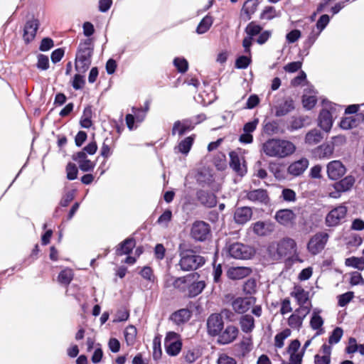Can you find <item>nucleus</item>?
Here are the masks:
<instances>
[{
    "label": "nucleus",
    "mask_w": 364,
    "mask_h": 364,
    "mask_svg": "<svg viewBox=\"0 0 364 364\" xmlns=\"http://www.w3.org/2000/svg\"><path fill=\"white\" fill-rule=\"evenodd\" d=\"M294 144L287 140L269 139L262 144V151L269 157L284 158L295 151Z\"/></svg>",
    "instance_id": "nucleus-1"
},
{
    "label": "nucleus",
    "mask_w": 364,
    "mask_h": 364,
    "mask_svg": "<svg viewBox=\"0 0 364 364\" xmlns=\"http://www.w3.org/2000/svg\"><path fill=\"white\" fill-rule=\"evenodd\" d=\"M94 53V44L91 38L81 41L77 46L75 69L78 73H85L90 67Z\"/></svg>",
    "instance_id": "nucleus-2"
},
{
    "label": "nucleus",
    "mask_w": 364,
    "mask_h": 364,
    "mask_svg": "<svg viewBox=\"0 0 364 364\" xmlns=\"http://www.w3.org/2000/svg\"><path fill=\"white\" fill-rule=\"evenodd\" d=\"M178 251L180 260L178 265L180 267L181 270L183 272L196 270L205 263L204 257L197 255L192 250L182 249L181 245L179 246Z\"/></svg>",
    "instance_id": "nucleus-3"
},
{
    "label": "nucleus",
    "mask_w": 364,
    "mask_h": 364,
    "mask_svg": "<svg viewBox=\"0 0 364 364\" xmlns=\"http://www.w3.org/2000/svg\"><path fill=\"white\" fill-rule=\"evenodd\" d=\"M296 243L294 240L286 237L280 240L276 245V247L272 245L269 248V252L271 257L275 259L279 260L290 254L292 251H296Z\"/></svg>",
    "instance_id": "nucleus-4"
},
{
    "label": "nucleus",
    "mask_w": 364,
    "mask_h": 364,
    "mask_svg": "<svg viewBox=\"0 0 364 364\" xmlns=\"http://www.w3.org/2000/svg\"><path fill=\"white\" fill-rule=\"evenodd\" d=\"M190 235L196 242H205L211 236L210 225L203 220H196L191 226Z\"/></svg>",
    "instance_id": "nucleus-5"
},
{
    "label": "nucleus",
    "mask_w": 364,
    "mask_h": 364,
    "mask_svg": "<svg viewBox=\"0 0 364 364\" xmlns=\"http://www.w3.org/2000/svg\"><path fill=\"white\" fill-rule=\"evenodd\" d=\"M328 239V235L326 232H321L315 234L307 244L308 251L313 255L318 254L324 249Z\"/></svg>",
    "instance_id": "nucleus-6"
},
{
    "label": "nucleus",
    "mask_w": 364,
    "mask_h": 364,
    "mask_svg": "<svg viewBox=\"0 0 364 364\" xmlns=\"http://www.w3.org/2000/svg\"><path fill=\"white\" fill-rule=\"evenodd\" d=\"M347 215V208L345 205H338L332 209L326 216V225L328 227L339 225Z\"/></svg>",
    "instance_id": "nucleus-7"
},
{
    "label": "nucleus",
    "mask_w": 364,
    "mask_h": 364,
    "mask_svg": "<svg viewBox=\"0 0 364 364\" xmlns=\"http://www.w3.org/2000/svg\"><path fill=\"white\" fill-rule=\"evenodd\" d=\"M228 253L232 258L237 259H247L253 255L252 249L240 242L230 245L228 247Z\"/></svg>",
    "instance_id": "nucleus-8"
},
{
    "label": "nucleus",
    "mask_w": 364,
    "mask_h": 364,
    "mask_svg": "<svg viewBox=\"0 0 364 364\" xmlns=\"http://www.w3.org/2000/svg\"><path fill=\"white\" fill-rule=\"evenodd\" d=\"M178 333L173 331H169L166 333L164 339V346L166 353L171 356L177 355L182 348V343L179 340H176Z\"/></svg>",
    "instance_id": "nucleus-9"
},
{
    "label": "nucleus",
    "mask_w": 364,
    "mask_h": 364,
    "mask_svg": "<svg viewBox=\"0 0 364 364\" xmlns=\"http://www.w3.org/2000/svg\"><path fill=\"white\" fill-rule=\"evenodd\" d=\"M224 327L223 318L220 314H212L207 320L208 333L211 336H218Z\"/></svg>",
    "instance_id": "nucleus-10"
},
{
    "label": "nucleus",
    "mask_w": 364,
    "mask_h": 364,
    "mask_svg": "<svg viewBox=\"0 0 364 364\" xmlns=\"http://www.w3.org/2000/svg\"><path fill=\"white\" fill-rule=\"evenodd\" d=\"M39 26L38 19L35 18H32L26 22L23 33V39L26 44H29L35 39Z\"/></svg>",
    "instance_id": "nucleus-11"
},
{
    "label": "nucleus",
    "mask_w": 364,
    "mask_h": 364,
    "mask_svg": "<svg viewBox=\"0 0 364 364\" xmlns=\"http://www.w3.org/2000/svg\"><path fill=\"white\" fill-rule=\"evenodd\" d=\"M132 114H127L125 117L126 124L129 130L136 129V126H134V122L141 123L146 116V110H143L142 108L132 107Z\"/></svg>",
    "instance_id": "nucleus-12"
},
{
    "label": "nucleus",
    "mask_w": 364,
    "mask_h": 364,
    "mask_svg": "<svg viewBox=\"0 0 364 364\" xmlns=\"http://www.w3.org/2000/svg\"><path fill=\"white\" fill-rule=\"evenodd\" d=\"M255 302L256 298L254 296L237 297L232 302V306L237 314H242L247 312Z\"/></svg>",
    "instance_id": "nucleus-13"
},
{
    "label": "nucleus",
    "mask_w": 364,
    "mask_h": 364,
    "mask_svg": "<svg viewBox=\"0 0 364 364\" xmlns=\"http://www.w3.org/2000/svg\"><path fill=\"white\" fill-rule=\"evenodd\" d=\"M246 198L255 203H259L265 205H268L270 202V198L267 191L262 188L247 191L246 193Z\"/></svg>",
    "instance_id": "nucleus-14"
},
{
    "label": "nucleus",
    "mask_w": 364,
    "mask_h": 364,
    "mask_svg": "<svg viewBox=\"0 0 364 364\" xmlns=\"http://www.w3.org/2000/svg\"><path fill=\"white\" fill-rule=\"evenodd\" d=\"M346 171V167L340 161H332L327 165V174L331 180L336 181L341 178Z\"/></svg>",
    "instance_id": "nucleus-15"
},
{
    "label": "nucleus",
    "mask_w": 364,
    "mask_h": 364,
    "mask_svg": "<svg viewBox=\"0 0 364 364\" xmlns=\"http://www.w3.org/2000/svg\"><path fill=\"white\" fill-rule=\"evenodd\" d=\"M196 198L201 205L206 208H213L217 205V197L215 193L203 189L196 192Z\"/></svg>",
    "instance_id": "nucleus-16"
},
{
    "label": "nucleus",
    "mask_w": 364,
    "mask_h": 364,
    "mask_svg": "<svg viewBox=\"0 0 364 364\" xmlns=\"http://www.w3.org/2000/svg\"><path fill=\"white\" fill-rule=\"evenodd\" d=\"M237 334L238 328L233 325H229L218 335V343L223 345L229 344L236 339Z\"/></svg>",
    "instance_id": "nucleus-17"
},
{
    "label": "nucleus",
    "mask_w": 364,
    "mask_h": 364,
    "mask_svg": "<svg viewBox=\"0 0 364 364\" xmlns=\"http://www.w3.org/2000/svg\"><path fill=\"white\" fill-rule=\"evenodd\" d=\"M252 273V269L247 267H231L226 272L227 277L232 280H239L248 277Z\"/></svg>",
    "instance_id": "nucleus-18"
},
{
    "label": "nucleus",
    "mask_w": 364,
    "mask_h": 364,
    "mask_svg": "<svg viewBox=\"0 0 364 364\" xmlns=\"http://www.w3.org/2000/svg\"><path fill=\"white\" fill-rule=\"evenodd\" d=\"M333 145L329 143H323L312 150V155L318 159H329L333 155Z\"/></svg>",
    "instance_id": "nucleus-19"
},
{
    "label": "nucleus",
    "mask_w": 364,
    "mask_h": 364,
    "mask_svg": "<svg viewBox=\"0 0 364 364\" xmlns=\"http://www.w3.org/2000/svg\"><path fill=\"white\" fill-rule=\"evenodd\" d=\"M252 216L251 208L244 206L237 208L234 213V220L236 223L244 225L248 222Z\"/></svg>",
    "instance_id": "nucleus-20"
},
{
    "label": "nucleus",
    "mask_w": 364,
    "mask_h": 364,
    "mask_svg": "<svg viewBox=\"0 0 364 364\" xmlns=\"http://www.w3.org/2000/svg\"><path fill=\"white\" fill-rule=\"evenodd\" d=\"M309 161L306 158L291 163L288 167V173L294 176H299L301 175L308 168Z\"/></svg>",
    "instance_id": "nucleus-21"
},
{
    "label": "nucleus",
    "mask_w": 364,
    "mask_h": 364,
    "mask_svg": "<svg viewBox=\"0 0 364 364\" xmlns=\"http://www.w3.org/2000/svg\"><path fill=\"white\" fill-rule=\"evenodd\" d=\"M136 245L135 239L132 237H127L120 242L116 247L115 253L117 256L129 255Z\"/></svg>",
    "instance_id": "nucleus-22"
},
{
    "label": "nucleus",
    "mask_w": 364,
    "mask_h": 364,
    "mask_svg": "<svg viewBox=\"0 0 364 364\" xmlns=\"http://www.w3.org/2000/svg\"><path fill=\"white\" fill-rule=\"evenodd\" d=\"M318 126L326 132H328L333 125V118L331 112L323 109L321 110L318 117Z\"/></svg>",
    "instance_id": "nucleus-23"
},
{
    "label": "nucleus",
    "mask_w": 364,
    "mask_h": 364,
    "mask_svg": "<svg viewBox=\"0 0 364 364\" xmlns=\"http://www.w3.org/2000/svg\"><path fill=\"white\" fill-rule=\"evenodd\" d=\"M276 117H282L294 109V102L291 97H287L283 102L274 107Z\"/></svg>",
    "instance_id": "nucleus-24"
},
{
    "label": "nucleus",
    "mask_w": 364,
    "mask_h": 364,
    "mask_svg": "<svg viewBox=\"0 0 364 364\" xmlns=\"http://www.w3.org/2000/svg\"><path fill=\"white\" fill-rule=\"evenodd\" d=\"M275 219L279 224L287 226L295 219V214L291 210L282 209L276 212Z\"/></svg>",
    "instance_id": "nucleus-25"
},
{
    "label": "nucleus",
    "mask_w": 364,
    "mask_h": 364,
    "mask_svg": "<svg viewBox=\"0 0 364 364\" xmlns=\"http://www.w3.org/2000/svg\"><path fill=\"white\" fill-rule=\"evenodd\" d=\"M196 138L195 134H192L188 136L181 141H180L176 146L174 147V151L176 153H181L183 155H188L193 144L194 143Z\"/></svg>",
    "instance_id": "nucleus-26"
},
{
    "label": "nucleus",
    "mask_w": 364,
    "mask_h": 364,
    "mask_svg": "<svg viewBox=\"0 0 364 364\" xmlns=\"http://www.w3.org/2000/svg\"><path fill=\"white\" fill-rule=\"evenodd\" d=\"M230 166L235 171L239 176H243L247 173L245 167H242L240 160L237 153L232 151L230 154Z\"/></svg>",
    "instance_id": "nucleus-27"
},
{
    "label": "nucleus",
    "mask_w": 364,
    "mask_h": 364,
    "mask_svg": "<svg viewBox=\"0 0 364 364\" xmlns=\"http://www.w3.org/2000/svg\"><path fill=\"white\" fill-rule=\"evenodd\" d=\"M191 316V313L188 309H181L173 312L171 315L170 318L173 323L179 325L181 323H183L188 321L190 319Z\"/></svg>",
    "instance_id": "nucleus-28"
},
{
    "label": "nucleus",
    "mask_w": 364,
    "mask_h": 364,
    "mask_svg": "<svg viewBox=\"0 0 364 364\" xmlns=\"http://www.w3.org/2000/svg\"><path fill=\"white\" fill-rule=\"evenodd\" d=\"M207 119L206 115L203 113L183 119L180 120L190 131L194 129L196 125L202 123Z\"/></svg>",
    "instance_id": "nucleus-29"
},
{
    "label": "nucleus",
    "mask_w": 364,
    "mask_h": 364,
    "mask_svg": "<svg viewBox=\"0 0 364 364\" xmlns=\"http://www.w3.org/2000/svg\"><path fill=\"white\" fill-rule=\"evenodd\" d=\"M213 22V17L210 14H208L199 22L198 26L196 27V32L199 35L205 33L209 31Z\"/></svg>",
    "instance_id": "nucleus-30"
},
{
    "label": "nucleus",
    "mask_w": 364,
    "mask_h": 364,
    "mask_svg": "<svg viewBox=\"0 0 364 364\" xmlns=\"http://www.w3.org/2000/svg\"><path fill=\"white\" fill-rule=\"evenodd\" d=\"M290 295L296 299L299 306L304 305L309 299V292L300 286H296Z\"/></svg>",
    "instance_id": "nucleus-31"
},
{
    "label": "nucleus",
    "mask_w": 364,
    "mask_h": 364,
    "mask_svg": "<svg viewBox=\"0 0 364 364\" xmlns=\"http://www.w3.org/2000/svg\"><path fill=\"white\" fill-rule=\"evenodd\" d=\"M240 325L244 333H250L255 328V319L251 315H243L240 318Z\"/></svg>",
    "instance_id": "nucleus-32"
},
{
    "label": "nucleus",
    "mask_w": 364,
    "mask_h": 364,
    "mask_svg": "<svg viewBox=\"0 0 364 364\" xmlns=\"http://www.w3.org/2000/svg\"><path fill=\"white\" fill-rule=\"evenodd\" d=\"M355 183L354 177L348 176L341 179L334 185V188L338 192H346L350 190Z\"/></svg>",
    "instance_id": "nucleus-33"
},
{
    "label": "nucleus",
    "mask_w": 364,
    "mask_h": 364,
    "mask_svg": "<svg viewBox=\"0 0 364 364\" xmlns=\"http://www.w3.org/2000/svg\"><path fill=\"white\" fill-rule=\"evenodd\" d=\"M323 135L318 129H314L306 133L305 136V142L309 145H314L321 141Z\"/></svg>",
    "instance_id": "nucleus-34"
},
{
    "label": "nucleus",
    "mask_w": 364,
    "mask_h": 364,
    "mask_svg": "<svg viewBox=\"0 0 364 364\" xmlns=\"http://www.w3.org/2000/svg\"><path fill=\"white\" fill-rule=\"evenodd\" d=\"M319 311L316 312L314 311L312 314L311 320H310V326L313 330L318 331L316 336H318L323 333L322 326L323 325V319L318 314Z\"/></svg>",
    "instance_id": "nucleus-35"
},
{
    "label": "nucleus",
    "mask_w": 364,
    "mask_h": 364,
    "mask_svg": "<svg viewBox=\"0 0 364 364\" xmlns=\"http://www.w3.org/2000/svg\"><path fill=\"white\" fill-rule=\"evenodd\" d=\"M258 5V0H247L245 2L241 11L246 15V20L251 19L252 16L256 11Z\"/></svg>",
    "instance_id": "nucleus-36"
},
{
    "label": "nucleus",
    "mask_w": 364,
    "mask_h": 364,
    "mask_svg": "<svg viewBox=\"0 0 364 364\" xmlns=\"http://www.w3.org/2000/svg\"><path fill=\"white\" fill-rule=\"evenodd\" d=\"M200 277L199 274L197 272L188 274L184 277H180L175 278L173 286L176 289H181L183 288V285L187 284L188 282H191L194 279H198Z\"/></svg>",
    "instance_id": "nucleus-37"
},
{
    "label": "nucleus",
    "mask_w": 364,
    "mask_h": 364,
    "mask_svg": "<svg viewBox=\"0 0 364 364\" xmlns=\"http://www.w3.org/2000/svg\"><path fill=\"white\" fill-rule=\"evenodd\" d=\"M205 287V281L193 282L188 287V296L191 298L197 296L203 291Z\"/></svg>",
    "instance_id": "nucleus-38"
},
{
    "label": "nucleus",
    "mask_w": 364,
    "mask_h": 364,
    "mask_svg": "<svg viewBox=\"0 0 364 364\" xmlns=\"http://www.w3.org/2000/svg\"><path fill=\"white\" fill-rule=\"evenodd\" d=\"M254 233L259 236L267 235L270 231L269 223L265 221H257L252 224Z\"/></svg>",
    "instance_id": "nucleus-39"
},
{
    "label": "nucleus",
    "mask_w": 364,
    "mask_h": 364,
    "mask_svg": "<svg viewBox=\"0 0 364 364\" xmlns=\"http://www.w3.org/2000/svg\"><path fill=\"white\" fill-rule=\"evenodd\" d=\"M73 271L70 268H65L60 272L58 276V282L65 286H68L73 279Z\"/></svg>",
    "instance_id": "nucleus-40"
},
{
    "label": "nucleus",
    "mask_w": 364,
    "mask_h": 364,
    "mask_svg": "<svg viewBox=\"0 0 364 364\" xmlns=\"http://www.w3.org/2000/svg\"><path fill=\"white\" fill-rule=\"evenodd\" d=\"M345 264L347 267H352L362 271L364 269V258L350 257L346 259Z\"/></svg>",
    "instance_id": "nucleus-41"
},
{
    "label": "nucleus",
    "mask_w": 364,
    "mask_h": 364,
    "mask_svg": "<svg viewBox=\"0 0 364 364\" xmlns=\"http://www.w3.org/2000/svg\"><path fill=\"white\" fill-rule=\"evenodd\" d=\"M262 30V27L256 21H251L247 25L245 29V32L247 36L252 37L253 38L255 36L259 35Z\"/></svg>",
    "instance_id": "nucleus-42"
},
{
    "label": "nucleus",
    "mask_w": 364,
    "mask_h": 364,
    "mask_svg": "<svg viewBox=\"0 0 364 364\" xmlns=\"http://www.w3.org/2000/svg\"><path fill=\"white\" fill-rule=\"evenodd\" d=\"M291 331L289 328H285L280 333H278L274 337V346L277 348L284 346V341L286 338L291 336Z\"/></svg>",
    "instance_id": "nucleus-43"
},
{
    "label": "nucleus",
    "mask_w": 364,
    "mask_h": 364,
    "mask_svg": "<svg viewBox=\"0 0 364 364\" xmlns=\"http://www.w3.org/2000/svg\"><path fill=\"white\" fill-rule=\"evenodd\" d=\"M279 16V14H277L274 6H267L264 7L262 12L260 14L259 18L262 20L270 21Z\"/></svg>",
    "instance_id": "nucleus-44"
},
{
    "label": "nucleus",
    "mask_w": 364,
    "mask_h": 364,
    "mask_svg": "<svg viewBox=\"0 0 364 364\" xmlns=\"http://www.w3.org/2000/svg\"><path fill=\"white\" fill-rule=\"evenodd\" d=\"M188 132L191 131L180 120L176 121L171 129V134L173 136H175L176 134L183 136Z\"/></svg>",
    "instance_id": "nucleus-45"
},
{
    "label": "nucleus",
    "mask_w": 364,
    "mask_h": 364,
    "mask_svg": "<svg viewBox=\"0 0 364 364\" xmlns=\"http://www.w3.org/2000/svg\"><path fill=\"white\" fill-rule=\"evenodd\" d=\"M243 291L246 294L252 295L257 291V282L254 278L248 279L243 284Z\"/></svg>",
    "instance_id": "nucleus-46"
},
{
    "label": "nucleus",
    "mask_w": 364,
    "mask_h": 364,
    "mask_svg": "<svg viewBox=\"0 0 364 364\" xmlns=\"http://www.w3.org/2000/svg\"><path fill=\"white\" fill-rule=\"evenodd\" d=\"M173 63L178 73H184L188 69V63L184 58L176 57L173 59Z\"/></svg>",
    "instance_id": "nucleus-47"
},
{
    "label": "nucleus",
    "mask_w": 364,
    "mask_h": 364,
    "mask_svg": "<svg viewBox=\"0 0 364 364\" xmlns=\"http://www.w3.org/2000/svg\"><path fill=\"white\" fill-rule=\"evenodd\" d=\"M319 35L320 33L318 32H316L314 30L309 33L307 39L304 42L303 44L304 51H306L308 53L309 50L316 42Z\"/></svg>",
    "instance_id": "nucleus-48"
},
{
    "label": "nucleus",
    "mask_w": 364,
    "mask_h": 364,
    "mask_svg": "<svg viewBox=\"0 0 364 364\" xmlns=\"http://www.w3.org/2000/svg\"><path fill=\"white\" fill-rule=\"evenodd\" d=\"M287 323L291 328L299 330L302 326L303 321L297 314L294 313L289 317Z\"/></svg>",
    "instance_id": "nucleus-49"
},
{
    "label": "nucleus",
    "mask_w": 364,
    "mask_h": 364,
    "mask_svg": "<svg viewBox=\"0 0 364 364\" xmlns=\"http://www.w3.org/2000/svg\"><path fill=\"white\" fill-rule=\"evenodd\" d=\"M343 334V331L341 327H336L328 338V342L330 344L338 343Z\"/></svg>",
    "instance_id": "nucleus-50"
},
{
    "label": "nucleus",
    "mask_w": 364,
    "mask_h": 364,
    "mask_svg": "<svg viewBox=\"0 0 364 364\" xmlns=\"http://www.w3.org/2000/svg\"><path fill=\"white\" fill-rule=\"evenodd\" d=\"M252 60L250 57L246 55H240L237 58L235 66L237 69H245L251 63Z\"/></svg>",
    "instance_id": "nucleus-51"
},
{
    "label": "nucleus",
    "mask_w": 364,
    "mask_h": 364,
    "mask_svg": "<svg viewBox=\"0 0 364 364\" xmlns=\"http://www.w3.org/2000/svg\"><path fill=\"white\" fill-rule=\"evenodd\" d=\"M162 351L161 348V339L159 337H155L153 340V358L157 360L161 358Z\"/></svg>",
    "instance_id": "nucleus-52"
},
{
    "label": "nucleus",
    "mask_w": 364,
    "mask_h": 364,
    "mask_svg": "<svg viewBox=\"0 0 364 364\" xmlns=\"http://www.w3.org/2000/svg\"><path fill=\"white\" fill-rule=\"evenodd\" d=\"M65 171L68 180L73 181L77 178L78 169L75 164L69 162L66 166Z\"/></svg>",
    "instance_id": "nucleus-53"
},
{
    "label": "nucleus",
    "mask_w": 364,
    "mask_h": 364,
    "mask_svg": "<svg viewBox=\"0 0 364 364\" xmlns=\"http://www.w3.org/2000/svg\"><path fill=\"white\" fill-rule=\"evenodd\" d=\"M37 64L36 67L38 69L41 70H46L49 68V59L48 57L43 54H38L37 55Z\"/></svg>",
    "instance_id": "nucleus-54"
},
{
    "label": "nucleus",
    "mask_w": 364,
    "mask_h": 364,
    "mask_svg": "<svg viewBox=\"0 0 364 364\" xmlns=\"http://www.w3.org/2000/svg\"><path fill=\"white\" fill-rule=\"evenodd\" d=\"M172 218V212L171 210H166L158 218L157 223L164 227H168L169 222Z\"/></svg>",
    "instance_id": "nucleus-55"
},
{
    "label": "nucleus",
    "mask_w": 364,
    "mask_h": 364,
    "mask_svg": "<svg viewBox=\"0 0 364 364\" xmlns=\"http://www.w3.org/2000/svg\"><path fill=\"white\" fill-rule=\"evenodd\" d=\"M76 190L72 189L67 191L62 197L60 205L62 207H67L70 203L74 199Z\"/></svg>",
    "instance_id": "nucleus-56"
},
{
    "label": "nucleus",
    "mask_w": 364,
    "mask_h": 364,
    "mask_svg": "<svg viewBox=\"0 0 364 364\" xmlns=\"http://www.w3.org/2000/svg\"><path fill=\"white\" fill-rule=\"evenodd\" d=\"M357 125V121L353 117H345L340 122V127L343 129H350Z\"/></svg>",
    "instance_id": "nucleus-57"
},
{
    "label": "nucleus",
    "mask_w": 364,
    "mask_h": 364,
    "mask_svg": "<svg viewBox=\"0 0 364 364\" xmlns=\"http://www.w3.org/2000/svg\"><path fill=\"white\" fill-rule=\"evenodd\" d=\"M330 22V17L327 14H323L321 15L319 18L318 19L316 26L318 29V32L319 33H321L323 30L325 29V28L328 26V24Z\"/></svg>",
    "instance_id": "nucleus-58"
},
{
    "label": "nucleus",
    "mask_w": 364,
    "mask_h": 364,
    "mask_svg": "<svg viewBox=\"0 0 364 364\" xmlns=\"http://www.w3.org/2000/svg\"><path fill=\"white\" fill-rule=\"evenodd\" d=\"M353 296L354 295L353 291H348L346 293L339 295L338 296V306L341 307L346 306L353 299Z\"/></svg>",
    "instance_id": "nucleus-59"
},
{
    "label": "nucleus",
    "mask_w": 364,
    "mask_h": 364,
    "mask_svg": "<svg viewBox=\"0 0 364 364\" xmlns=\"http://www.w3.org/2000/svg\"><path fill=\"white\" fill-rule=\"evenodd\" d=\"M260 102V99L256 94L251 95L246 102L245 106L244 107L245 109H252L255 107H256Z\"/></svg>",
    "instance_id": "nucleus-60"
},
{
    "label": "nucleus",
    "mask_w": 364,
    "mask_h": 364,
    "mask_svg": "<svg viewBox=\"0 0 364 364\" xmlns=\"http://www.w3.org/2000/svg\"><path fill=\"white\" fill-rule=\"evenodd\" d=\"M317 102L315 96H303L302 104L305 109L310 110L314 108Z\"/></svg>",
    "instance_id": "nucleus-61"
},
{
    "label": "nucleus",
    "mask_w": 364,
    "mask_h": 364,
    "mask_svg": "<svg viewBox=\"0 0 364 364\" xmlns=\"http://www.w3.org/2000/svg\"><path fill=\"white\" fill-rule=\"evenodd\" d=\"M85 84L84 77L80 74H75L73 77L72 86L75 90H81Z\"/></svg>",
    "instance_id": "nucleus-62"
},
{
    "label": "nucleus",
    "mask_w": 364,
    "mask_h": 364,
    "mask_svg": "<svg viewBox=\"0 0 364 364\" xmlns=\"http://www.w3.org/2000/svg\"><path fill=\"white\" fill-rule=\"evenodd\" d=\"M53 46L54 42L53 39L49 37H46L41 40L39 50L42 52H46L50 50Z\"/></svg>",
    "instance_id": "nucleus-63"
},
{
    "label": "nucleus",
    "mask_w": 364,
    "mask_h": 364,
    "mask_svg": "<svg viewBox=\"0 0 364 364\" xmlns=\"http://www.w3.org/2000/svg\"><path fill=\"white\" fill-rule=\"evenodd\" d=\"M79 168L83 172H90L92 171L96 166V163L95 161H92L90 159H87L78 164Z\"/></svg>",
    "instance_id": "nucleus-64"
}]
</instances>
